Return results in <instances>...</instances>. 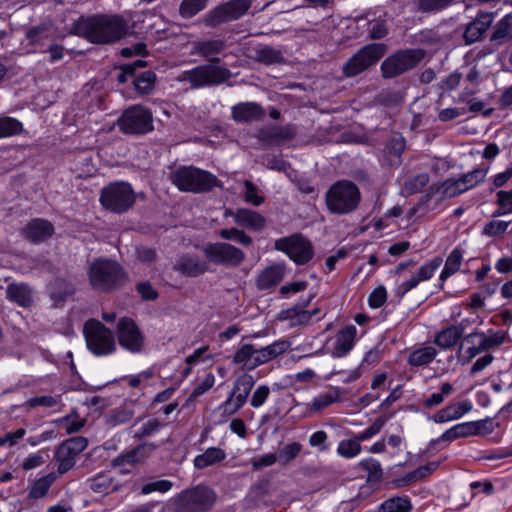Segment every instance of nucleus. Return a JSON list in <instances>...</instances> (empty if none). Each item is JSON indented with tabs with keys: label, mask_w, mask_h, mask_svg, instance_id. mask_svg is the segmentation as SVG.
<instances>
[{
	"label": "nucleus",
	"mask_w": 512,
	"mask_h": 512,
	"mask_svg": "<svg viewBox=\"0 0 512 512\" xmlns=\"http://www.w3.org/2000/svg\"><path fill=\"white\" fill-rule=\"evenodd\" d=\"M71 32L93 44H111L127 34L128 23L121 15L96 14L80 17Z\"/></svg>",
	"instance_id": "f257e3e1"
},
{
	"label": "nucleus",
	"mask_w": 512,
	"mask_h": 512,
	"mask_svg": "<svg viewBox=\"0 0 512 512\" xmlns=\"http://www.w3.org/2000/svg\"><path fill=\"white\" fill-rule=\"evenodd\" d=\"M91 287L100 292H111L124 286L127 274L122 266L113 260L98 258L88 268Z\"/></svg>",
	"instance_id": "f03ea898"
},
{
	"label": "nucleus",
	"mask_w": 512,
	"mask_h": 512,
	"mask_svg": "<svg viewBox=\"0 0 512 512\" xmlns=\"http://www.w3.org/2000/svg\"><path fill=\"white\" fill-rule=\"evenodd\" d=\"M361 201L358 186L350 180L335 182L325 194V202L330 213L346 215L355 211Z\"/></svg>",
	"instance_id": "7ed1b4c3"
},
{
	"label": "nucleus",
	"mask_w": 512,
	"mask_h": 512,
	"mask_svg": "<svg viewBox=\"0 0 512 512\" xmlns=\"http://www.w3.org/2000/svg\"><path fill=\"white\" fill-rule=\"evenodd\" d=\"M216 492L206 485H196L175 495L171 500L174 512H208L215 505Z\"/></svg>",
	"instance_id": "20e7f679"
},
{
	"label": "nucleus",
	"mask_w": 512,
	"mask_h": 512,
	"mask_svg": "<svg viewBox=\"0 0 512 512\" xmlns=\"http://www.w3.org/2000/svg\"><path fill=\"white\" fill-rule=\"evenodd\" d=\"M171 182L181 191L205 193L220 187L217 177L194 166H181L170 174Z\"/></svg>",
	"instance_id": "39448f33"
},
{
	"label": "nucleus",
	"mask_w": 512,
	"mask_h": 512,
	"mask_svg": "<svg viewBox=\"0 0 512 512\" xmlns=\"http://www.w3.org/2000/svg\"><path fill=\"white\" fill-rule=\"evenodd\" d=\"M99 201L106 210L123 214L133 207L136 195L129 183L113 182L101 189Z\"/></svg>",
	"instance_id": "423d86ee"
},
{
	"label": "nucleus",
	"mask_w": 512,
	"mask_h": 512,
	"mask_svg": "<svg viewBox=\"0 0 512 512\" xmlns=\"http://www.w3.org/2000/svg\"><path fill=\"white\" fill-rule=\"evenodd\" d=\"M421 48L402 49L394 52L383 60L380 66L384 79H392L414 69L425 57Z\"/></svg>",
	"instance_id": "0eeeda50"
},
{
	"label": "nucleus",
	"mask_w": 512,
	"mask_h": 512,
	"mask_svg": "<svg viewBox=\"0 0 512 512\" xmlns=\"http://www.w3.org/2000/svg\"><path fill=\"white\" fill-rule=\"evenodd\" d=\"M387 45L384 43H371L357 50L342 67L345 78L356 77L365 72L386 54Z\"/></svg>",
	"instance_id": "6e6552de"
},
{
	"label": "nucleus",
	"mask_w": 512,
	"mask_h": 512,
	"mask_svg": "<svg viewBox=\"0 0 512 512\" xmlns=\"http://www.w3.org/2000/svg\"><path fill=\"white\" fill-rule=\"evenodd\" d=\"M228 68L216 64H203L191 70L183 71L178 81H188L192 88L198 89L220 85L231 78Z\"/></svg>",
	"instance_id": "1a4fd4ad"
},
{
	"label": "nucleus",
	"mask_w": 512,
	"mask_h": 512,
	"mask_svg": "<svg viewBox=\"0 0 512 512\" xmlns=\"http://www.w3.org/2000/svg\"><path fill=\"white\" fill-rule=\"evenodd\" d=\"M83 334L89 351L96 356H107L116 351L113 332L97 319H89L83 327Z\"/></svg>",
	"instance_id": "9d476101"
},
{
	"label": "nucleus",
	"mask_w": 512,
	"mask_h": 512,
	"mask_svg": "<svg viewBox=\"0 0 512 512\" xmlns=\"http://www.w3.org/2000/svg\"><path fill=\"white\" fill-rule=\"evenodd\" d=\"M117 125L124 134L143 135L153 130V116L147 108L133 105L123 112Z\"/></svg>",
	"instance_id": "9b49d317"
},
{
	"label": "nucleus",
	"mask_w": 512,
	"mask_h": 512,
	"mask_svg": "<svg viewBox=\"0 0 512 512\" xmlns=\"http://www.w3.org/2000/svg\"><path fill=\"white\" fill-rule=\"evenodd\" d=\"M274 248L285 253L297 265L308 263L314 256L311 241L301 233L277 239L274 242Z\"/></svg>",
	"instance_id": "f8f14e48"
},
{
	"label": "nucleus",
	"mask_w": 512,
	"mask_h": 512,
	"mask_svg": "<svg viewBox=\"0 0 512 512\" xmlns=\"http://www.w3.org/2000/svg\"><path fill=\"white\" fill-rule=\"evenodd\" d=\"M253 0H230L207 12L203 18L206 27L215 28L223 23L235 21L247 13Z\"/></svg>",
	"instance_id": "ddd939ff"
},
{
	"label": "nucleus",
	"mask_w": 512,
	"mask_h": 512,
	"mask_svg": "<svg viewBox=\"0 0 512 512\" xmlns=\"http://www.w3.org/2000/svg\"><path fill=\"white\" fill-rule=\"evenodd\" d=\"M116 336L119 345L131 352H142L145 344V338L136 324V322L129 317H122L119 319L116 326Z\"/></svg>",
	"instance_id": "4468645a"
},
{
	"label": "nucleus",
	"mask_w": 512,
	"mask_h": 512,
	"mask_svg": "<svg viewBox=\"0 0 512 512\" xmlns=\"http://www.w3.org/2000/svg\"><path fill=\"white\" fill-rule=\"evenodd\" d=\"M204 254L211 262L225 266L237 267L245 260V253L241 249L226 242L206 245Z\"/></svg>",
	"instance_id": "2eb2a0df"
},
{
	"label": "nucleus",
	"mask_w": 512,
	"mask_h": 512,
	"mask_svg": "<svg viewBox=\"0 0 512 512\" xmlns=\"http://www.w3.org/2000/svg\"><path fill=\"white\" fill-rule=\"evenodd\" d=\"M505 338L506 333L504 331L489 333L473 332L468 334L464 340L468 343H472V346L467 350L469 359L474 358L481 352L499 347L504 343Z\"/></svg>",
	"instance_id": "dca6fc26"
},
{
	"label": "nucleus",
	"mask_w": 512,
	"mask_h": 512,
	"mask_svg": "<svg viewBox=\"0 0 512 512\" xmlns=\"http://www.w3.org/2000/svg\"><path fill=\"white\" fill-rule=\"evenodd\" d=\"M254 379L249 374L239 376L228 399L224 402L225 411L229 414L236 413L247 401L254 386Z\"/></svg>",
	"instance_id": "f3484780"
},
{
	"label": "nucleus",
	"mask_w": 512,
	"mask_h": 512,
	"mask_svg": "<svg viewBox=\"0 0 512 512\" xmlns=\"http://www.w3.org/2000/svg\"><path fill=\"white\" fill-rule=\"evenodd\" d=\"M157 449V445L153 442H144L134 447L133 449L124 451L115 457L111 465L112 467H124L126 465L135 466L143 464L151 457V455Z\"/></svg>",
	"instance_id": "a211bd4d"
},
{
	"label": "nucleus",
	"mask_w": 512,
	"mask_h": 512,
	"mask_svg": "<svg viewBox=\"0 0 512 512\" xmlns=\"http://www.w3.org/2000/svg\"><path fill=\"white\" fill-rule=\"evenodd\" d=\"M441 264L442 259L436 257L422 265L408 280L403 281L396 287L395 295L402 299L410 290L416 288L420 282L429 280Z\"/></svg>",
	"instance_id": "6ab92c4d"
},
{
	"label": "nucleus",
	"mask_w": 512,
	"mask_h": 512,
	"mask_svg": "<svg viewBox=\"0 0 512 512\" xmlns=\"http://www.w3.org/2000/svg\"><path fill=\"white\" fill-rule=\"evenodd\" d=\"M495 14L492 12H480L475 19L465 26L463 40L466 45H471L479 40L491 26Z\"/></svg>",
	"instance_id": "aec40b11"
},
{
	"label": "nucleus",
	"mask_w": 512,
	"mask_h": 512,
	"mask_svg": "<svg viewBox=\"0 0 512 512\" xmlns=\"http://www.w3.org/2000/svg\"><path fill=\"white\" fill-rule=\"evenodd\" d=\"M55 229L54 225L42 218L30 220L22 230V234L29 242L38 244L52 237Z\"/></svg>",
	"instance_id": "412c9836"
},
{
	"label": "nucleus",
	"mask_w": 512,
	"mask_h": 512,
	"mask_svg": "<svg viewBox=\"0 0 512 512\" xmlns=\"http://www.w3.org/2000/svg\"><path fill=\"white\" fill-rule=\"evenodd\" d=\"M173 270L185 277H198L208 271V264L198 256L184 254L177 258Z\"/></svg>",
	"instance_id": "4be33fe9"
},
{
	"label": "nucleus",
	"mask_w": 512,
	"mask_h": 512,
	"mask_svg": "<svg viewBox=\"0 0 512 512\" xmlns=\"http://www.w3.org/2000/svg\"><path fill=\"white\" fill-rule=\"evenodd\" d=\"M225 216H232L236 224L253 231H261L266 226L265 217L251 209L239 208L235 211L228 209Z\"/></svg>",
	"instance_id": "5701e85b"
},
{
	"label": "nucleus",
	"mask_w": 512,
	"mask_h": 512,
	"mask_svg": "<svg viewBox=\"0 0 512 512\" xmlns=\"http://www.w3.org/2000/svg\"><path fill=\"white\" fill-rule=\"evenodd\" d=\"M313 297L314 296L311 295L306 301L303 302V304H296L291 308L282 310L278 314V320L288 321L291 328L309 325L311 323L310 315L308 314L306 307L310 304Z\"/></svg>",
	"instance_id": "b1692460"
},
{
	"label": "nucleus",
	"mask_w": 512,
	"mask_h": 512,
	"mask_svg": "<svg viewBox=\"0 0 512 512\" xmlns=\"http://www.w3.org/2000/svg\"><path fill=\"white\" fill-rule=\"evenodd\" d=\"M232 118L239 123H248L261 120L265 116V110L255 102H242L231 109Z\"/></svg>",
	"instance_id": "393cba45"
},
{
	"label": "nucleus",
	"mask_w": 512,
	"mask_h": 512,
	"mask_svg": "<svg viewBox=\"0 0 512 512\" xmlns=\"http://www.w3.org/2000/svg\"><path fill=\"white\" fill-rule=\"evenodd\" d=\"M296 135V127L288 124L285 126H272L259 131L258 137L267 143H279L291 140Z\"/></svg>",
	"instance_id": "a878e982"
},
{
	"label": "nucleus",
	"mask_w": 512,
	"mask_h": 512,
	"mask_svg": "<svg viewBox=\"0 0 512 512\" xmlns=\"http://www.w3.org/2000/svg\"><path fill=\"white\" fill-rule=\"evenodd\" d=\"M226 44L220 39H211L205 41H198L194 44V53L202 56L208 60L209 64H218L220 58L217 57L224 49Z\"/></svg>",
	"instance_id": "bb28decb"
},
{
	"label": "nucleus",
	"mask_w": 512,
	"mask_h": 512,
	"mask_svg": "<svg viewBox=\"0 0 512 512\" xmlns=\"http://www.w3.org/2000/svg\"><path fill=\"white\" fill-rule=\"evenodd\" d=\"M285 268L280 264L268 266L262 270L256 280L259 290H268L278 285L284 278Z\"/></svg>",
	"instance_id": "cd10ccee"
},
{
	"label": "nucleus",
	"mask_w": 512,
	"mask_h": 512,
	"mask_svg": "<svg viewBox=\"0 0 512 512\" xmlns=\"http://www.w3.org/2000/svg\"><path fill=\"white\" fill-rule=\"evenodd\" d=\"M288 348L289 342L285 340L276 341L266 347L256 348L255 358H253L255 368L283 354Z\"/></svg>",
	"instance_id": "c85d7f7f"
},
{
	"label": "nucleus",
	"mask_w": 512,
	"mask_h": 512,
	"mask_svg": "<svg viewBox=\"0 0 512 512\" xmlns=\"http://www.w3.org/2000/svg\"><path fill=\"white\" fill-rule=\"evenodd\" d=\"M464 334V327L462 323L457 325H451L435 336L434 343L441 349H449L455 346Z\"/></svg>",
	"instance_id": "c756f323"
},
{
	"label": "nucleus",
	"mask_w": 512,
	"mask_h": 512,
	"mask_svg": "<svg viewBox=\"0 0 512 512\" xmlns=\"http://www.w3.org/2000/svg\"><path fill=\"white\" fill-rule=\"evenodd\" d=\"M356 328L353 325L340 330L336 336L334 354L337 357L345 356L354 346Z\"/></svg>",
	"instance_id": "7c9ffc66"
},
{
	"label": "nucleus",
	"mask_w": 512,
	"mask_h": 512,
	"mask_svg": "<svg viewBox=\"0 0 512 512\" xmlns=\"http://www.w3.org/2000/svg\"><path fill=\"white\" fill-rule=\"evenodd\" d=\"M7 297L19 306L30 307L33 303L32 292L30 287L24 283H11L8 285Z\"/></svg>",
	"instance_id": "2f4dec72"
},
{
	"label": "nucleus",
	"mask_w": 512,
	"mask_h": 512,
	"mask_svg": "<svg viewBox=\"0 0 512 512\" xmlns=\"http://www.w3.org/2000/svg\"><path fill=\"white\" fill-rule=\"evenodd\" d=\"M226 453L219 447H210L206 449L202 454L197 455L194 458V466L197 469H205L209 466L218 464L225 460Z\"/></svg>",
	"instance_id": "473e14b6"
},
{
	"label": "nucleus",
	"mask_w": 512,
	"mask_h": 512,
	"mask_svg": "<svg viewBox=\"0 0 512 512\" xmlns=\"http://www.w3.org/2000/svg\"><path fill=\"white\" fill-rule=\"evenodd\" d=\"M254 59L265 65L280 64L285 61L282 52L269 45H259L256 47L254 49Z\"/></svg>",
	"instance_id": "72a5a7b5"
},
{
	"label": "nucleus",
	"mask_w": 512,
	"mask_h": 512,
	"mask_svg": "<svg viewBox=\"0 0 512 512\" xmlns=\"http://www.w3.org/2000/svg\"><path fill=\"white\" fill-rule=\"evenodd\" d=\"M457 0H414L416 12L422 14H437L452 6Z\"/></svg>",
	"instance_id": "f704fd0d"
},
{
	"label": "nucleus",
	"mask_w": 512,
	"mask_h": 512,
	"mask_svg": "<svg viewBox=\"0 0 512 512\" xmlns=\"http://www.w3.org/2000/svg\"><path fill=\"white\" fill-rule=\"evenodd\" d=\"M437 354V350L432 346L419 347L409 354L407 362L414 367L426 366L436 358Z\"/></svg>",
	"instance_id": "c9c22d12"
},
{
	"label": "nucleus",
	"mask_w": 512,
	"mask_h": 512,
	"mask_svg": "<svg viewBox=\"0 0 512 512\" xmlns=\"http://www.w3.org/2000/svg\"><path fill=\"white\" fill-rule=\"evenodd\" d=\"M463 255L464 251L459 246L452 250L446 259L445 266L440 274V280L445 281L450 276L459 271L463 260Z\"/></svg>",
	"instance_id": "e433bc0d"
},
{
	"label": "nucleus",
	"mask_w": 512,
	"mask_h": 512,
	"mask_svg": "<svg viewBox=\"0 0 512 512\" xmlns=\"http://www.w3.org/2000/svg\"><path fill=\"white\" fill-rule=\"evenodd\" d=\"M358 466L367 472V478H366V481L367 483H379L382 481L383 479V469H382V466H381V463L370 457V458H366V459H363L362 461L359 462Z\"/></svg>",
	"instance_id": "4c0bfd02"
},
{
	"label": "nucleus",
	"mask_w": 512,
	"mask_h": 512,
	"mask_svg": "<svg viewBox=\"0 0 512 512\" xmlns=\"http://www.w3.org/2000/svg\"><path fill=\"white\" fill-rule=\"evenodd\" d=\"M76 457V455L72 454V452L61 443L55 454V460L58 462V474L63 475L71 470L76 463Z\"/></svg>",
	"instance_id": "58836bf2"
},
{
	"label": "nucleus",
	"mask_w": 512,
	"mask_h": 512,
	"mask_svg": "<svg viewBox=\"0 0 512 512\" xmlns=\"http://www.w3.org/2000/svg\"><path fill=\"white\" fill-rule=\"evenodd\" d=\"M512 33V13L504 16L500 21L497 22L495 29L491 35L490 41L497 43L498 45L503 44Z\"/></svg>",
	"instance_id": "ea45409f"
},
{
	"label": "nucleus",
	"mask_w": 512,
	"mask_h": 512,
	"mask_svg": "<svg viewBox=\"0 0 512 512\" xmlns=\"http://www.w3.org/2000/svg\"><path fill=\"white\" fill-rule=\"evenodd\" d=\"M55 473H49L34 481L29 490L28 497L31 499H38L44 497L51 485L56 481Z\"/></svg>",
	"instance_id": "a19ab883"
},
{
	"label": "nucleus",
	"mask_w": 512,
	"mask_h": 512,
	"mask_svg": "<svg viewBox=\"0 0 512 512\" xmlns=\"http://www.w3.org/2000/svg\"><path fill=\"white\" fill-rule=\"evenodd\" d=\"M256 347L253 344L242 345L234 354L233 362L242 364L248 370L255 369L253 358H255Z\"/></svg>",
	"instance_id": "79ce46f5"
},
{
	"label": "nucleus",
	"mask_w": 512,
	"mask_h": 512,
	"mask_svg": "<svg viewBox=\"0 0 512 512\" xmlns=\"http://www.w3.org/2000/svg\"><path fill=\"white\" fill-rule=\"evenodd\" d=\"M411 501L408 497H391L385 500L379 507L378 512H410Z\"/></svg>",
	"instance_id": "37998d69"
},
{
	"label": "nucleus",
	"mask_w": 512,
	"mask_h": 512,
	"mask_svg": "<svg viewBox=\"0 0 512 512\" xmlns=\"http://www.w3.org/2000/svg\"><path fill=\"white\" fill-rule=\"evenodd\" d=\"M49 26L47 24H39L33 26L26 31V38L29 40V45L33 46V52L37 47L43 46V41L49 38Z\"/></svg>",
	"instance_id": "c03bdc74"
},
{
	"label": "nucleus",
	"mask_w": 512,
	"mask_h": 512,
	"mask_svg": "<svg viewBox=\"0 0 512 512\" xmlns=\"http://www.w3.org/2000/svg\"><path fill=\"white\" fill-rule=\"evenodd\" d=\"M342 390L339 387L333 388L331 391L327 393H323L316 397L311 405V408L314 411H320L331 404L337 403L340 401Z\"/></svg>",
	"instance_id": "a18cd8bd"
},
{
	"label": "nucleus",
	"mask_w": 512,
	"mask_h": 512,
	"mask_svg": "<svg viewBox=\"0 0 512 512\" xmlns=\"http://www.w3.org/2000/svg\"><path fill=\"white\" fill-rule=\"evenodd\" d=\"M23 131V125L13 117H0V138H8L20 134Z\"/></svg>",
	"instance_id": "49530a36"
},
{
	"label": "nucleus",
	"mask_w": 512,
	"mask_h": 512,
	"mask_svg": "<svg viewBox=\"0 0 512 512\" xmlns=\"http://www.w3.org/2000/svg\"><path fill=\"white\" fill-rule=\"evenodd\" d=\"M208 0H182L179 6V14L189 19L197 15L207 7Z\"/></svg>",
	"instance_id": "de8ad7c7"
},
{
	"label": "nucleus",
	"mask_w": 512,
	"mask_h": 512,
	"mask_svg": "<svg viewBox=\"0 0 512 512\" xmlns=\"http://www.w3.org/2000/svg\"><path fill=\"white\" fill-rule=\"evenodd\" d=\"M439 191L443 198H454L463 194L467 190L459 178H449L441 184Z\"/></svg>",
	"instance_id": "09e8293b"
},
{
	"label": "nucleus",
	"mask_w": 512,
	"mask_h": 512,
	"mask_svg": "<svg viewBox=\"0 0 512 512\" xmlns=\"http://www.w3.org/2000/svg\"><path fill=\"white\" fill-rule=\"evenodd\" d=\"M155 81V73L145 71L134 80L135 90L141 95H147L154 89Z\"/></svg>",
	"instance_id": "8fccbe9b"
},
{
	"label": "nucleus",
	"mask_w": 512,
	"mask_h": 512,
	"mask_svg": "<svg viewBox=\"0 0 512 512\" xmlns=\"http://www.w3.org/2000/svg\"><path fill=\"white\" fill-rule=\"evenodd\" d=\"M302 445L298 442H293L280 448L277 452L278 463L282 466L288 465L294 460L301 452Z\"/></svg>",
	"instance_id": "3c124183"
},
{
	"label": "nucleus",
	"mask_w": 512,
	"mask_h": 512,
	"mask_svg": "<svg viewBox=\"0 0 512 512\" xmlns=\"http://www.w3.org/2000/svg\"><path fill=\"white\" fill-rule=\"evenodd\" d=\"M362 450L360 442L356 439H347L339 442L337 453L346 459L356 457Z\"/></svg>",
	"instance_id": "603ef678"
},
{
	"label": "nucleus",
	"mask_w": 512,
	"mask_h": 512,
	"mask_svg": "<svg viewBox=\"0 0 512 512\" xmlns=\"http://www.w3.org/2000/svg\"><path fill=\"white\" fill-rule=\"evenodd\" d=\"M453 391V385L449 382H445L440 386L439 393H433L423 401V406L427 409L438 406L442 404L445 397L451 395Z\"/></svg>",
	"instance_id": "864d4df0"
},
{
	"label": "nucleus",
	"mask_w": 512,
	"mask_h": 512,
	"mask_svg": "<svg viewBox=\"0 0 512 512\" xmlns=\"http://www.w3.org/2000/svg\"><path fill=\"white\" fill-rule=\"evenodd\" d=\"M487 175V169L485 168H475L472 171L463 174L459 179L464 185L465 189L468 191L478 184L484 181Z\"/></svg>",
	"instance_id": "5fc2aeb1"
},
{
	"label": "nucleus",
	"mask_w": 512,
	"mask_h": 512,
	"mask_svg": "<svg viewBox=\"0 0 512 512\" xmlns=\"http://www.w3.org/2000/svg\"><path fill=\"white\" fill-rule=\"evenodd\" d=\"M222 239L235 240L243 246H251L253 243L252 238L247 235L243 230L238 228L222 229L219 232Z\"/></svg>",
	"instance_id": "6e6d98bb"
},
{
	"label": "nucleus",
	"mask_w": 512,
	"mask_h": 512,
	"mask_svg": "<svg viewBox=\"0 0 512 512\" xmlns=\"http://www.w3.org/2000/svg\"><path fill=\"white\" fill-rule=\"evenodd\" d=\"M162 427V423L157 418H151L134 432L133 438L137 440H142L144 438L150 437L156 432L160 430Z\"/></svg>",
	"instance_id": "4d7b16f0"
},
{
	"label": "nucleus",
	"mask_w": 512,
	"mask_h": 512,
	"mask_svg": "<svg viewBox=\"0 0 512 512\" xmlns=\"http://www.w3.org/2000/svg\"><path fill=\"white\" fill-rule=\"evenodd\" d=\"M368 36L372 40H380L388 34L386 21L382 19L369 21Z\"/></svg>",
	"instance_id": "13d9d810"
},
{
	"label": "nucleus",
	"mask_w": 512,
	"mask_h": 512,
	"mask_svg": "<svg viewBox=\"0 0 512 512\" xmlns=\"http://www.w3.org/2000/svg\"><path fill=\"white\" fill-rule=\"evenodd\" d=\"M386 422H387V418L384 417V416H381V417L377 418L371 426H369L364 431L358 433L355 436L356 439L359 442H362V441H365V440H368V439L372 438L373 436H375L376 434H378L382 430V428L384 427Z\"/></svg>",
	"instance_id": "bf43d9fd"
},
{
	"label": "nucleus",
	"mask_w": 512,
	"mask_h": 512,
	"mask_svg": "<svg viewBox=\"0 0 512 512\" xmlns=\"http://www.w3.org/2000/svg\"><path fill=\"white\" fill-rule=\"evenodd\" d=\"M172 486L173 483L170 480H157L144 484L141 487V493L143 495H147L152 492L166 493L172 488Z\"/></svg>",
	"instance_id": "052dcab7"
},
{
	"label": "nucleus",
	"mask_w": 512,
	"mask_h": 512,
	"mask_svg": "<svg viewBox=\"0 0 512 512\" xmlns=\"http://www.w3.org/2000/svg\"><path fill=\"white\" fill-rule=\"evenodd\" d=\"M112 486V479L105 474H98L95 476L90 483L92 491L100 494L108 493Z\"/></svg>",
	"instance_id": "680f3d73"
},
{
	"label": "nucleus",
	"mask_w": 512,
	"mask_h": 512,
	"mask_svg": "<svg viewBox=\"0 0 512 512\" xmlns=\"http://www.w3.org/2000/svg\"><path fill=\"white\" fill-rule=\"evenodd\" d=\"M243 184L245 201L254 206H260L264 202V197L258 195V188L250 180H245Z\"/></svg>",
	"instance_id": "e2e57ef3"
},
{
	"label": "nucleus",
	"mask_w": 512,
	"mask_h": 512,
	"mask_svg": "<svg viewBox=\"0 0 512 512\" xmlns=\"http://www.w3.org/2000/svg\"><path fill=\"white\" fill-rule=\"evenodd\" d=\"M77 418V413L73 411L71 414L65 416L60 420L62 423H65V429L67 434L76 433L84 427L85 420Z\"/></svg>",
	"instance_id": "0e129e2a"
},
{
	"label": "nucleus",
	"mask_w": 512,
	"mask_h": 512,
	"mask_svg": "<svg viewBox=\"0 0 512 512\" xmlns=\"http://www.w3.org/2000/svg\"><path fill=\"white\" fill-rule=\"evenodd\" d=\"M62 444L66 446L72 454L78 456L87 448L88 440L83 436H76L63 441Z\"/></svg>",
	"instance_id": "69168bd1"
},
{
	"label": "nucleus",
	"mask_w": 512,
	"mask_h": 512,
	"mask_svg": "<svg viewBox=\"0 0 512 512\" xmlns=\"http://www.w3.org/2000/svg\"><path fill=\"white\" fill-rule=\"evenodd\" d=\"M134 416L132 410L129 409H116L109 416L108 423L112 426L122 425L128 423Z\"/></svg>",
	"instance_id": "338daca9"
},
{
	"label": "nucleus",
	"mask_w": 512,
	"mask_h": 512,
	"mask_svg": "<svg viewBox=\"0 0 512 512\" xmlns=\"http://www.w3.org/2000/svg\"><path fill=\"white\" fill-rule=\"evenodd\" d=\"M510 222L502 220H492L484 226L483 233L490 237L502 235L506 232Z\"/></svg>",
	"instance_id": "774afa93"
}]
</instances>
